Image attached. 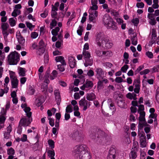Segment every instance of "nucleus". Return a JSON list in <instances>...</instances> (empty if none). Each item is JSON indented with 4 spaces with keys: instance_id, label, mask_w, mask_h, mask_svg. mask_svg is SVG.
I'll return each mask as SVG.
<instances>
[{
    "instance_id": "f257e3e1",
    "label": "nucleus",
    "mask_w": 159,
    "mask_h": 159,
    "mask_svg": "<svg viewBox=\"0 0 159 159\" xmlns=\"http://www.w3.org/2000/svg\"><path fill=\"white\" fill-rule=\"evenodd\" d=\"M73 154L77 159H91L92 157L88 148L84 145H77Z\"/></svg>"
},
{
    "instance_id": "f03ea898",
    "label": "nucleus",
    "mask_w": 159,
    "mask_h": 159,
    "mask_svg": "<svg viewBox=\"0 0 159 159\" xmlns=\"http://www.w3.org/2000/svg\"><path fill=\"white\" fill-rule=\"evenodd\" d=\"M103 23L104 25L108 29H110L111 30H116L117 29L116 23L107 14H106L104 16L103 19Z\"/></svg>"
},
{
    "instance_id": "7ed1b4c3",
    "label": "nucleus",
    "mask_w": 159,
    "mask_h": 159,
    "mask_svg": "<svg viewBox=\"0 0 159 159\" xmlns=\"http://www.w3.org/2000/svg\"><path fill=\"white\" fill-rule=\"evenodd\" d=\"M20 55L16 51L11 52L7 56V59L10 65H16L20 60Z\"/></svg>"
},
{
    "instance_id": "20e7f679",
    "label": "nucleus",
    "mask_w": 159,
    "mask_h": 159,
    "mask_svg": "<svg viewBox=\"0 0 159 159\" xmlns=\"http://www.w3.org/2000/svg\"><path fill=\"white\" fill-rule=\"evenodd\" d=\"M27 117H25L21 118L20 120L19 124L24 127H26L30 125L32 121L31 117L32 113L29 112L26 114Z\"/></svg>"
},
{
    "instance_id": "39448f33",
    "label": "nucleus",
    "mask_w": 159,
    "mask_h": 159,
    "mask_svg": "<svg viewBox=\"0 0 159 159\" xmlns=\"http://www.w3.org/2000/svg\"><path fill=\"white\" fill-rule=\"evenodd\" d=\"M107 37L103 33L99 32L97 33L95 36V43L99 47H102Z\"/></svg>"
},
{
    "instance_id": "423d86ee",
    "label": "nucleus",
    "mask_w": 159,
    "mask_h": 159,
    "mask_svg": "<svg viewBox=\"0 0 159 159\" xmlns=\"http://www.w3.org/2000/svg\"><path fill=\"white\" fill-rule=\"evenodd\" d=\"M92 103L88 101L85 98L81 99L79 102V104L80 107H83V110L85 111L91 105Z\"/></svg>"
},
{
    "instance_id": "0eeeda50",
    "label": "nucleus",
    "mask_w": 159,
    "mask_h": 159,
    "mask_svg": "<svg viewBox=\"0 0 159 159\" xmlns=\"http://www.w3.org/2000/svg\"><path fill=\"white\" fill-rule=\"evenodd\" d=\"M93 86L92 82L87 80L85 83L80 87V89L82 90L88 91L91 89Z\"/></svg>"
},
{
    "instance_id": "6e6552de",
    "label": "nucleus",
    "mask_w": 159,
    "mask_h": 159,
    "mask_svg": "<svg viewBox=\"0 0 159 159\" xmlns=\"http://www.w3.org/2000/svg\"><path fill=\"white\" fill-rule=\"evenodd\" d=\"M9 27V25L7 23H2L1 24V30L5 39H6L9 35V33L7 32V30Z\"/></svg>"
},
{
    "instance_id": "1a4fd4ad",
    "label": "nucleus",
    "mask_w": 159,
    "mask_h": 159,
    "mask_svg": "<svg viewBox=\"0 0 159 159\" xmlns=\"http://www.w3.org/2000/svg\"><path fill=\"white\" fill-rule=\"evenodd\" d=\"M95 72L96 73V77L99 80H102L104 77L105 71L100 67L96 69Z\"/></svg>"
},
{
    "instance_id": "9d476101",
    "label": "nucleus",
    "mask_w": 159,
    "mask_h": 159,
    "mask_svg": "<svg viewBox=\"0 0 159 159\" xmlns=\"http://www.w3.org/2000/svg\"><path fill=\"white\" fill-rule=\"evenodd\" d=\"M89 12V20L90 22L95 23L96 22V18L98 16V12L97 11H90Z\"/></svg>"
},
{
    "instance_id": "9b49d317",
    "label": "nucleus",
    "mask_w": 159,
    "mask_h": 159,
    "mask_svg": "<svg viewBox=\"0 0 159 159\" xmlns=\"http://www.w3.org/2000/svg\"><path fill=\"white\" fill-rule=\"evenodd\" d=\"M151 39L149 43V45L152 46L153 43H155L157 36V32L156 30L153 29L152 30Z\"/></svg>"
},
{
    "instance_id": "f8f14e48",
    "label": "nucleus",
    "mask_w": 159,
    "mask_h": 159,
    "mask_svg": "<svg viewBox=\"0 0 159 159\" xmlns=\"http://www.w3.org/2000/svg\"><path fill=\"white\" fill-rule=\"evenodd\" d=\"M38 46L39 47V49L38 50V54L39 55H41L45 51V44L43 41L41 39L39 43Z\"/></svg>"
},
{
    "instance_id": "ddd939ff",
    "label": "nucleus",
    "mask_w": 159,
    "mask_h": 159,
    "mask_svg": "<svg viewBox=\"0 0 159 159\" xmlns=\"http://www.w3.org/2000/svg\"><path fill=\"white\" fill-rule=\"evenodd\" d=\"M133 85H134L135 87V88L134 89V93H139L140 89V81L138 80H135L133 82Z\"/></svg>"
},
{
    "instance_id": "4468645a",
    "label": "nucleus",
    "mask_w": 159,
    "mask_h": 159,
    "mask_svg": "<svg viewBox=\"0 0 159 159\" xmlns=\"http://www.w3.org/2000/svg\"><path fill=\"white\" fill-rule=\"evenodd\" d=\"M16 38L19 43L21 46H23L25 42V40L21 35L20 31L16 32Z\"/></svg>"
},
{
    "instance_id": "2eb2a0df",
    "label": "nucleus",
    "mask_w": 159,
    "mask_h": 159,
    "mask_svg": "<svg viewBox=\"0 0 159 159\" xmlns=\"http://www.w3.org/2000/svg\"><path fill=\"white\" fill-rule=\"evenodd\" d=\"M113 45V43L111 40L109 39L107 36L105 41L103 44L102 47L108 48H111Z\"/></svg>"
},
{
    "instance_id": "dca6fc26",
    "label": "nucleus",
    "mask_w": 159,
    "mask_h": 159,
    "mask_svg": "<svg viewBox=\"0 0 159 159\" xmlns=\"http://www.w3.org/2000/svg\"><path fill=\"white\" fill-rule=\"evenodd\" d=\"M69 64L70 68H73L75 67L76 65L75 60L74 57H69L68 58Z\"/></svg>"
},
{
    "instance_id": "f3484780",
    "label": "nucleus",
    "mask_w": 159,
    "mask_h": 159,
    "mask_svg": "<svg viewBox=\"0 0 159 159\" xmlns=\"http://www.w3.org/2000/svg\"><path fill=\"white\" fill-rule=\"evenodd\" d=\"M98 1H91L92 6H90L89 11H96L98 9V6L97 5Z\"/></svg>"
},
{
    "instance_id": "a211bd4d",
    "label": "nucleus",
    "mask_w": 159,
    "mask_h": 159,
    "mask_svg": "<svg viewBox=\"0 0 159 159\" xmlns=\"http://www.w3.org/2000/svg\"><path fill=\"white\" fill-rule=\"evenodd\" d=\"M86 98L89 101H93L96 98V96L94 93H90L87 94Z\"/></svg>"
},
{
    "instance_id": "6ab92c4d",
    "label": "nucleus",
    "mask_w": 159,
    "mask_h": 159,
    "mask_svg": "<svg viewBox=\"0 0 159 159\" xmlns=\"http://www.w3.org/2000/svg\"><path fill=\"white\" fill-rule=\"evenodd\" d=\"M55 60L57 62H60L63 65H66L64 57L62 56H58L56 57H55Z\"/></svg>"
},
{
    "instance_id": "aec40b11",
    "label": "nucleus",
    "mask_w": 159,
    "mask_h": 159,
    "mask_svg": "<svg viewBox=\"0 0 159 159\" xmlns=\"http://www.w3.org/2000/svg\"><path fill=\"white\" fill-rule=\"evenodd\" d=\"M70 137L73 140H75L77 141H79L80 138L78 131H76L72 134L70 135Z\"/></svg>"
},
{
    "instance_id": "412c9836",
    "label": "nucleus",
    "mask_w": 159,
    "mask_h": 159,
    "mask_svg": "<svg viewBox=\"0 0 159 159\" xmlns=\"http://www.w3.org/2000/svg\"><path fill=\"white\" fill-rule=\"evenodd\" d=\"M47 153L48 157L50 158V159H55V153L53 149L48 150L47 151Z\"/></svg>"
},
{
    "instance_id": "4be33fe9",
    "label": "nucleus",
    "mask_w": 159,
    "mask_h": 159,
    "mask_svg": "<svg viewBox=\"0 0 159 159\" xmlns=\"http://www.w3.org/2000/svg\"><path fill=\"white\" fill-rule=\"evenodd\" d=\"M137 95L134 93H128L126 96L127 98L130 100L133 99L135 100L137 99Z\"/></svg>"
},
{
    "instance_id": "5701e85b",
    "label": "nucleus",
    "mask_w": 159,
    "mask_h": 159,
    "mask_svg": "<svg viewBox=\"0 0 159 159\" xmlns=\"http://www.w3.org/2000/svg\"><path fill=\"white\" fill-rule=\"evenodd\" d=\"M85 61L84 63V64L85 67H87L88 66H91L93 64V60L90 58L84 59Z\"/></svg>"
},
{
    "instance_id": "b1692460",
    "label": "nucleus",
    "mask_w": 159,
    "mask_h": 159,
    "mask_svg": "<svg viewBox=\"0 0 159 159\" xmlns=\"http://www.w3.org/2000/svg\"><path fill=\"white\" fill-rule=\"evenodd\" d=\"M147 122H139L138 124V131H143V129L144 127L146 126L147 124Z\"/></svg>"
},
{
    "instance_id": "393cba45",
    "label": "nucleus",
    "mask_w": 159,
    "mask_h": 159,
    "mask_svg": "<svg viewBox=\"0 0 159 159\" xmlns=\"http://www.w3.org/2000/svg\"><path fill=\"white\" fill-rule=\"evenodd\" d=\"M6 119V117L3 116H0V129L4 127V123Z\"/></svg>"
},
{
    "instance_id": "a878e982",
    "label": "nucleus",
    "mask_w": 159,
    "mask_h": 159,
    "mask_svg": "<svg viewBox=\"0 0 159 159\" xmlns=\"http://www.w3.org/2000/svg\"><path fill=\"white\" fill-rule=\"evenodd\" d=\"M35 91L34 87L31 85H29L27 90V93L29 95H33L34 94Z\"/></svg>"
},
{
    "instance_id": "bb28decb",
    "label": "nucleus",
    "mask_w": 159,
    "mask_h": 159,
    "mask_svg": "<svg viewBox=\"0 0 159 159\" xmlns=\"http://www.w3.org/2000/svg\"><path fill=\"white\" fill-rule=\"evenodd\" d=\"M140 116L139 117V120L140 122H145L146 121L145 118V112H142L139 113Z\"/></svg>"
},
{
    "instance_id": "cd10ccee",
    "label": "nucleus",
    "mask_w": 159,
    "mask_h": 159,
    "mask_svg": "<svg viewBox=\"0 0 159 159\" xmlns=\"http://www.w3.org/2000/svg\"><path fill=\"white\" fill-rule=\"evenodd\" d=\"M17 19L13 17L9 19V22L11 27H14L16 25V23Z\"/></svg>"
},
{
    "instance_id": "c85d7f7f",
    "label": "nucleus",
    "mask_w": 159,
    "mask_h": 159,
    "mask_svg": "<svg viewBox=\"0 0 159 159\" xmlns=\"http://www.w3.org/2000/svg\"><path fill=\"white\" fill-rule=\"evenodd\" d=\"M138 135L140 138V141L146 140V137L145 133L143 131H138Z\"/></svg>"
},
{
    "instance_id": "c756f323",
    "label": "nucleus",
    "mask_w": 159,
    "mask_h": 159,
    "mask_svg": "<svg viewBox=\"0 0 159 159\" xmlns=\"http://www.w3.org/2000/svg\"><path fill=\"white\" fill-rule=\"evenodd\" d=\"M21 106L22 108H24V110L26 114L29 112H31L30 111L31 110L30 108L29 107H27L26 104H22Z\"/></svg>"
},
{
    "instance_id": "7c9ffc66",
    "label": "nucleus",
    "mask_w": 159,
    "mask_h": 159,
    "mask_svg": "<svg viewBox=\"0 0 159 159\" xmlns=\"http://www.w3.org/2000/svg\"><path fill=\"white\" fill-rule=\"evenodd\" d=\"M12 88H16L18 87L19 81L17 79L11 80Z\"/></svg>"
},
{
    "instance_id": "2f4dec72",
    "label": "nucleus",
    "mask_w": 159,
    "mask_h": 159,
    "mask_svg": "<svg viewBox=\"0 0 159 159\" xmlns=\"http://www.w3.org/2000/svg\"><path fill=\"white\" fill-rule=\"evenodd\" d=\"M54 94L56 99L57 100L58 103L61 101V97L59 91L58 90H55L54 91Z\"/></svg>"
},
{
    "instance_id": "473e14b6",
    "label": "nucleus",
    "mask_w": 159,
    "mask_h": 159,
    "mask_svg": "<svg viewBox=\"0 0 159 159\" xmlns=\"http://www.w3.org/2000/svg\"><path fill=\"white\" fill-rule=\"evenodd\" d=\"M82 54L84 59L90 58L91 57L90 52L88 51H83Z\"/></svg>"
},
{
    "instance_id": "72a5a7b5",
    "label": "nucleus",
    "mask_w": 159,
    "mask_h": 159,
    "mask_svg": "<svg viewBox=\"0 0 159 159\" xmlns=\"http://www.w3.org/2000/svg\"><path fill=\"white\" fill-rule=\"evenodd\" d=\"M60 28L59 27H56L54 29H52L51 33L52 35L54 36H56L58 35V33L59 31Z\"/></svg>"
},
{
    "instance_id": "f704fd0d",
    "label": "nucleus",
    "mask_w": 159,
    "mask_h": 159,
    "mask_svg": "<svg viewBox=\"0 0 159 159\" xmlns=\"http://www.w3.org/2000/svg\"><path fill=\"white\" fill-rule=\"evenodd\" d=\"M131 41L132 44L134 45H136L137 44V37L135 34L131 36Z\"/></svg>"
},
{
    "instance_id": "c9c22d12",
    "label": "nucleus",
    "mask_w": 159,
    "mask_h": 159,
    "mask_svg": "<svg viewBox=\"0 0 159 159\" xmlns=\"http://www.w3.org/2000/svg\"><path fill=\"white\" fill-rule=\"evenodd\" d=\"M57 24V21L55 19H52L51 20L49 28L50 29H52L54 27H55Z\"/></svg>"
},
{
    "instance_id": "e433bc0d",
    "label": "nucleus",
    "mask_w": 159,
    "mask_h": 159,
    "mask_svg": "<svg viewBox=\"0 0 159 159\" xmlns=\"http://www.w3.org/2000/svg\"><path fill=\"white\" fill-rule=\"evenodd\" d=\"M25 69L24 68L20 67L19 69V74L20 76H24L25 75Z\"/></svg>"
},
{
    "instance_id": "4c0bfd02",
    "label": "nucleus",
    "mask_w": 159,
    "mask_h": 159,
    "mask_svg": "<svg viewBox=\"0 0 159 159\" xmlns=\"http://www.w3.org/2000/svg\"><path fill=\"white\" fill-rule=\"evenodd\" d=\"M102 54L103 56L108 57H111L112 55V52L111 51H102Z\"/></svg>"
},
{
    "instance_id": "58836bf2",
    "label": "nucleus",
    "mask_w": 159,
    "mask_h": 159,
    "mask_svg": "<svg viewBox=\"0 0 159 159\" xmlns=\"http://www.w3.org/2000/svg\"><path fill=\"white\" fill-rule=\"evenodd\" d=\"M20 14V10L17 9H15L11 13V15L13 17H16L18 15Z\"/></svg>"
},
{
    "instance_id": "ea45409f",
    "label": "nucleus",
    "mask_w": 159,
    "mask_h": 159,
    "mask_svg": "<svg viewBox=\"0 0 159 159\" xmlns=\"http://www.w3.org/2000/svg\"><path fill=\"white\" fill-rule=\"evenodd\" d=\"M7 153L8 155H14L15 154V151L11 147L7 149Z\"/></svg>"
},
{
    "instance_id": "a19ab883",
    "label": "nucleus",
    "mask_w": 159,
    "mask_h": 159,
    "mask_svg": "<svg viewBox=\"0 0 159 159\" xmlns=\"http://www.w3.org/2000/svg\"><path fill=\"white\" fill-rule=\"evenodd\" d=\"M107 102L109 105L110 109L111 110L114 109V104L112 102V100L111 98H109L107 100Z\"/></svg>"
},
{
    "instance_id": "79ce46f5",
    "label": "nucleus",
    "mask_w": 159,
    "mask_h": 159,
    "mask_svg": "<svg viewBox=\"0 0 159 159\" xmlns=\"http://www.w3.org/2000/svg\"><path fill=\"white\" fill-rule=\"evenodd\" d=\"M137 152L132 150L129 154L130 157L133 159H135L137 157Z\"/></svg>"
},
{
    "instance_id": "37998d69",
    "label": "nucleus",
    "mask_w": 159,
    "mask_h": 159,
    "mask_svg": "<svg viewBox=\"0 0 159 159\" xmlns=\"http://www.w3.org/2000/svg\"><path fill=\"white\" fill-rule=\"evenodd\" d=\"M98 134H100V136L98 135L97 136L98 139L97 141H98L99 142H100V140H101L102 139L103 140L104 139V138L101 135H103L104 134V132L100 130L98 131Z\"/></svg>"
},
{
    "instance_id": "c03bdc74",
    "label": "nucleus",
    "mask_w": 159,
    "mask_h": 159,
    "mask_svg": "<svg viewBox=\"0 0 159 159\" xmlns=\"http://www.w3.org/2000/svg\"><path fill=\"white\" fill-rule=\"evenodd\" d=\"M57 72L56 70H53L50 76V79L51 80H53L56 78L57 76Z\"/></svg>"
},
{
    "instance_id": "a18cd8bd",
    "label": "nucleus",
    "mask_w": 159,
    "mask_h": 159,
    "mask_svg": "<svg viewBox=\"0 0 159 159\" xmlns=\"http://www.w3.org/2000/svg\"><path fill=\"white\" fill-rule=\"evenodd\" d=\"M10 77L11 79V80L17 79L16 76V75L15 73L12 71H11L10 72Z\"/></svg>"
},
{
    "instance_id": "49530a36",
    "label": "nucleus",
    "mask_w": 159,
    "mask_h": 159,
    "mask_svg": "<svg viewBox=\"0 0 159 159\" xmlns=\"http://www.w3.org/2000/svg\"><path fill=\"white\" fill-rule=\"evenodd\" d=\"M95 53L96 55L98 57L103 56L102 52L100 49H96L95 50Z\"/></svg>"
},
{
    "instance_id": "de8ad7c7",
    "label": "nucleus",
    "mask_w": 159,
    "mask_h": 159,
    "mask_svg": "<svg viewBox=\"0 0 159 159\" xmlns=\"http://www.w3.org/2000/svg\"><path fill=\"white\" fill-rule=\"evenodd\" d=\"M48 143L51 148L53 149L55 147V143L54 141L52 139H49L48 141Z\"/></svg>"
},
{
    "instance_id": "09e8293b",
    "label": "nucleus",
    "mask_w": 159,
    "mask_h": 159,
    "mask_svg": "<svg viewBox=\"0 0 159 159\" xmlns=\"http://www.w3.org/2000/svg\"><path fill=\"white\" fill-rule=\"evenodd\" d=\"M139 21V19L137 18H134L131 20V22L133 24L134 26H136L138 25Z\"/></svg>"
},
{
    "instance_id": "8fccbe9b",
    "label": "nucleus",
    "mask_w": 159,
    "mask_h": 159,
    "mask_svg": "<svg viewBox=\"0 0 159 159\" xmlns=\"http://www.w3.org/2000/svg\"><path fill=\"white\" fill-rule=\"evenodd\" d=\"M83 31V27L82 26L79 25L78 29L77 30V34L80 36L82 34V32Z\"/></svg>"
},
{
    "instance_id": "3c124183",
    "label": "nucleus",
    "mask_w": 159,
    "mask_h": 159,
    "mask_svg": "<svg viewBox=\"0 0 159 159\" xmlns=\"http://www.w3.org/2000/svg\"><path fill=\"white\" fill-rule=\"evenodd\" d=\"M117 105L119 107L122 108L125 107L124 102L122 100H119L117 102Z\"/></svg>"
},
{
    "instance_id": "603ef678",
    "label": "nucleus",
    "mask_w": 159,
    "mask_h": 159,
    "mask_svg": "<svg viewBox=\"0 0 159 159\" xmlns=\"http://www.w3.org/2000/svg\"><path fill=\"white\" fill-rule=\"evenodd\" d=\"M138 143L137 142H135L133 144V146L132 150L135 151H138Z\"/></svg>"
},
{
    "instance_id": "864d4df0",
    "label": "nucleus",
    "mask_w": 159,
    "mask_h": 159,
    "mask_svg": "<svg viewBox=\"0 0 159 159\" xmlns=\"http://www.w3.org/2000/svg\"><path fill=\"white\" fill-rule=\"evenodd\" d=\"M66 65H63L62 64H59L57 65V68L61 72H63L65 70V69L64 68V66Z\"/></svg>"
},
{
    "instance_id": "5fc2aeb1",
    "label": "nucleus",
    "mask_w": 159,
    "mask_h": 159,
    "mask_svg": "<svg viewBox=\"0 0 159 159\" xmlns=\"http://www.w3.org/2000/svg\"><path fill=\"white\" fill-rule=\"evenodd\" d=\"M155 98L157 102L159 103V87H158L156 89Z\"/></svg>"
},
{
    "instance_id": "6e6d98bb",
    "label": "nucleus",
    "mask_w": 159,
    "mask_h": 159,
    "mask_svg": "<svg viewBox=\"0 0 159 159\" xmlns=\"http://www.w3.org/2000/svg\"><path fill=\"white\" fill-rule=\"evenodd\" d=\"M139 107V109L138 111L139 113H141L142 112H144V106L142 104H140L139 106H138Z\"/></svg>"
},
{
    "instance_id": "4d7b16f0",
    "label": "nucleus",
    "mask_w": 159,
    "mask_h": 159,
    "mask_svg": "<svg viewBox=\"0 0 159 159\" xmlns=\"http://www.w3.org/2000/svg\"><path fill=\"white\" fill-rule=\"evenodd\" d=\"M10 133L6 131H4L3 132L4 138L6 139H9L10 136Z\"/></svg>"
},
{
    "instance_id": "13d9d810",
    "label": "nucleus",
    "mask_w": 159,
    "mask_h": 159,
    "mask_svg": "<svg viewBox=\"0 0 159 159\" xmlns=\"http://www.w3.org/2000/svg\"><path fill=\"white\" fill-rule=\"evenodd\" d=\"M48 119L49 120V125L52 127L54 126V120L53 119L51 118L50 117H47Z\"/></svg>"
},
{
    "instance_id": "bf43d9fd",
    "label": "nucleus",
    "mask_w": 159,
    "mask_h": 159,
    "mask_svg": "<svg viewBox=\"0 0 159 159\" xmlns=\"http://www.w3.org/2000/svg\"><path fill=\"white\" fill-rule=\"evenodd\" d=\"M108 154L113 155H116V149L113 148H111L109 151Z\"/></svg>"
},
{
    "instance_id": "052dcab7",
    "label": "nucleus",
    "mask_w": 159,
    "mask_h": 159,
    "mask_svg": "<svg viewBox=\"0 0 159 159\" xmlns=\"http://www.w3.org/2000/svg\"><path fill=\"white\" fill-rule=\"evenodd\" d=\"M129 68V66L127 65H125L121 68V71L124 73L126 72V71Z\"/></svg>"
},
{
    "instance_id": "680f3d73",
    "label": "nucleus",
    "mask_w": 159,
    "mask_h": 159,
    "mask_svg": "<svg viewBox=\"0 0 159 159\" xmlns=\"http://www.w3.org/2000/svg\"><path fill=\"white\" fill-rule=\"evenodd\" d=\"M26 24L27 27L29 28V29L32 30L34 27V26L32 24L29 22H26Z\"/></svg>"
},
{
    "instance_id": "e2e57ef3",
    "label": "nucleus",
    "mask_w": 159,
    "mask_h": 159,
    "mask_svg": "<svg viewBox=\"0 0 159 159\" xmlns=\"http://www.w3.org/2000/svg\"><path fill=\"white\" fill-rule=\"evenodd\" d=\"M22 126H23L19 124L17 128V133L19 134H21L22 133L23 129Z\"/></svg>"
},
{
    "instance_id": "0e129e2a",
    "label": "nucleus",
    "mask_w": 159,
    "mask_h": 159,
    "mask_svg": "<svg viewBox=\"0 0 159 159\" xmlns=\"http://www.w3.org/2000/svg\"><path fill=\"white\" fill-rule=\"evenodd\" d=\"M150 127H151V126H150V125H148V124H147V125L146 126H145V127L144 130L146 134H148L150 132Z\"/></svg>"
},
{
    "instance_id": "69168bd1",
    "label": "nucleus",
    "mask_w": 159,
    "mask_h": 159,
    "mask_svg": "<svg viewBox=\"0 0 159 159\" xmlns=\"http://www.w3.org/2000/svg\"><path fill=\"white\" fill-rule=\"evenodd\" d=\"M153 4L152 5V7L154 9L158 8L159 7L158 5V1H153Z\"/></svg>"
},
{
    "instance_id": "338daca9",
    "label": "nucleus",
    "mask_w": 159,
    "mask_h": 159,
    "mask_svg": "<svg viewBox=\"0 0 159 159\" xmlns=\"http://www.w3.org/2000/svg\"><path fill=\"white\" fill-rule=\"evenodd\" d=\"M48 57V54L45 53L44 55V63L45 64H47L48 63L49 61Z\"/></svg>"
},
{
    "instance_id": "774afa93",
    "label": "nucleus",
    "mask_w": 159,
    "mask_h": 159,
    "mask_svg": "<svg viewBox=\"0 0 159 159\" xmlns=\"http://www.w3.org/2000/svg\"><path fill=\"white\" fill-rule=\"evenodd\" d=\"M150 72V70L148 69H146L140 72V74L141 75H145Z\"/></svg>"
}]
</instances>
